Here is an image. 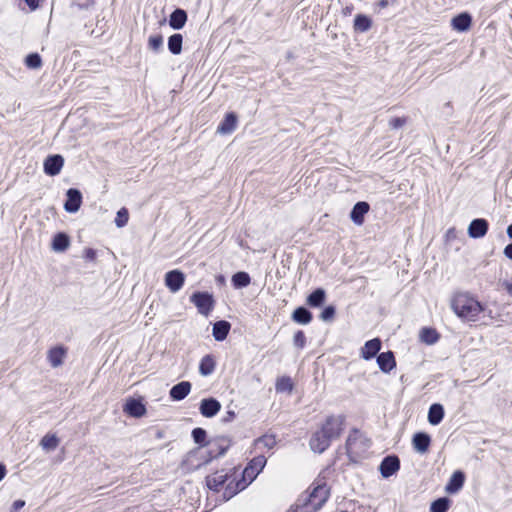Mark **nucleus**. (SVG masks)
<instances>
[{
  "instance_id": "1",
  "label": "nucleus",
  "mask_w": 512,
  "mask_h": 512,
  "mask_svg": "<svg viewBox=\"0 0 512 512\" xmlns=\"http://www.w3.org/2000/svg\"><path fill=\"white\" fill-rule=\"evenodd\" d=\"M329 497V488L323 484H317L311 490L302 493L295 507L299 512H317L327 501Z\"/></svg>"
},
{
  "instance_id": "2",
  "label": "nucleus",
  "mask_w": 512,
  "mask_h": 512,
  "mask_svg": "<svg viewBox=\"0 0 512 512\" xmlns=\"http://www.w3.org/2000/svg\"><path fill=\"white\" fill-rule=\"evenodd\" d=\"M451 306L457 316L466 320H475L482 311L481 304L466 293L455 295Z\"/></svg>"
},
{
  "instance_id": "3",
  "label": "nucleus",
  "mask_w": 512,
  "mask_h": 512,
  "mask_svg": "<svg viewBox=\"0 0 512 512\" xmlns=\"http://www.w3.org/2000/svg\"><path fill=\"white\" fill-rule=\"evenodd\" d=\"M369 447L370 441L358 431L351 433L346 441V450L352 460L361 458Z\"/></svg>"
},
{
  "instance_id": "4",
  "label": "nucleus",
  "mask_w": 512,
  "mask_h": 512,
  "mask_svg": "<svg viewBox=\"0 0 512 512\" xmlns=\"http://www.w3.org/2000/svg\"><path fill=\"white\" fill-rule=\"evenodd\" d=\"M344 422L345 417L343 415H331L326 418L320 429L333 441L342 434Z\"/></svg>"
},
{
  "instance_id": "5",
  "label": "nucleus",
  "mask_w": 512,
  "mask_h": 512,
  "mask_svg": "<svg viewBox=\"0 0 512 512\" xmlns=\"http://www.w3.org/2000/svg\"><path fill=\"white\" fill-rule=\"evenodd\" d=\"M190 301L197 307L198 312L208 316L214 308V299L208 292H195L191 295Z\"/></svg>"
},
{
  "instance_id": "6",
  "label": "nucleus",
  "mask_w": 512,
  "mask_h": 512,
  "mask_svg": "<svg viewBox=\"0 0 512 512\" xmlns=\"http://www.w3.org/2000/svg\"><path fill=\"white\" fill-rule=\"evenodd\" d=\"M266 465V458L263 455L254 457L243 471L244 481L251 483Z\"/></svg>"
},
{
  "instance_id": "7",
  "label": "nucleus",
  "mask_w": 512,
  "mask_h": 512,
  "mask_svg": "<svg viewBox=\"0 0 512 512\" xmlns=\"http://www.w3.org/2000/svg\"><path fill=\"white\" fill-rule=\"evenodd\" d=\"M164 282L171 293H176L185 283V274L178 269L168 271L165 274Z\"/></svg>"
},
{
  "instance_id": "8",
  "label": "nucleus",
  "mask_w": 512,
  "mask_h": 512,
  "mask_svg": "<svg viewBox=\"0 0 512 512\" xmlns=\"http://www.w3.org/2000/svg\"><path fill=\"white\" fill-rule=\"evenodd\" d=\"M331 442L332 440L323 433V430L319 429L312 435L309 445L312 451L323 453L330 446Z\"/></svg>"
},
{
  "instance_id": "9",
  "label": "nucleus",
  "mask_w": 512,
  "mask_h": 512,
  "mask_svg": "<svg viewBox=\"0 0 512 512\" xmlns=\"http://www.w3.org/2000/svg\"><path fill=\"white\" fill-rule=\"evenodd\" d=\"M64 159L61 155L48 156L44 161V172L49 176L58 175L63 167Z\"/></svg>"
},
{
  "instance_id": "10",
  "label": "nucleus",
  "mask_w": 512,
  "mask_h": 512,
  "mask_svg": "<svg viewBox=\"0 0 512 512\" xmlns=\"http://www.w3.org/2000/svg\"><path fill=\"white\" fill-rule=\"evenodd\" d=\"M67 200L64 208L69 213H75L79 210L82 203V194L78 189L70 188L67 193Z\"/></svg>"
},
{
  "instance_id": "11",
  "label": "nucleus",
  "mask_w": 512,
  "mask_h": 512,
  "mask_svg": "<svg viewBox=\"0 0 512 512\" xmlns=\"http://www.w3.org/2000/svg\"><path fill=\"white\" fill-rule=\"evenodd\" d=\"M221 409L220 402L215 398H205L200 402V413L206 418L214 417Z\"/></svg>"
},
{
  "instance_id": "12",
  "label": "nucleus",
  "mask_w": 512,
  "mask_h": 512,
  "mask_svg": "<svg viewBox=\"0 0 512 512\" xmlns=\"http://www.w3.org/2000/svg\"><path fill=\"white\" fill-rule=\"evenodd\" d=\"M400 468V461L397 456H387L380 464V472L384 478L392 476Z\"/></svg>"
},
{
  "instance_id": "13",
  "label": "nucleus",
  "mask_w": 512,
  "mask_h": 512,
  "mask_svg": "<svg viewBox=\"0 0 512 512\" xmlns=\"http://www.w3.org/2000/svg\"><path fill=\"white\" fill-rule=\"evenodd\" d=\"M487 231L488 222L482 218L472 220L468 227V235L474 239L484 237Z\"/></svg>"
},
{
  "instance_id": "14",
  "label": "nucleus",
  "mask_w": 512,
  "mask_h": 512,
  "mask_svg": "<svg viewBox=\"0 0 512 512\" xmlns=\"http://www.w3.org/2000/svg\"><path fill=\"white\" fill-rule=\"evenodd\" d=\"M381 349V340L379 338H374L367 341L364 346L361 348L360 355L365 360H370L374 358Z\"/></svg>"
},
{
  "instance_id": "15",
  "label": "nucleus",
  "mask_w": 512,
  "mask_h": 512,
  "mask_svg": "<svg viewBox=\"0 0 512 512\" xmlns=\"http://www.w3.org/2000/svg\"><path fill=\"white\" fill-rule=\"evenodd\" d=\"M123 411L132 417L139 418L146 413V408L139 400L131 398L125 403Z\"/></svg>"
},
{
  "instance_id": "16",
  "label": "nucleus",
  "mask_w": 512,
  "mask_h": 512,
  "mask_svg": "<svg viewBox=\"0 0 512 512\" xmlns=\"http://www.w3.org/2000/svg\"><path fill=\"white\" fill-rule=\"evenodd\" d=\"M472 24V17L470 14L464 12L461 13L451 20V26L458 32H465L470 29Z\"/></svg>"
},
{
  "instance_id": "17",
  "label": "nucleus",
  "mask_w": 512,
  "mask_h": 512,
  "mask_svg": "<svg viewBox=\"0 0 512 512\" xmlns=\"http://www.w3.org/2000/svg\"><path fill=\"white\" fill-rule=\"evenodd\" d=\"M229 441L226 438H218L209 442V455L210 458H216L224 455L229 448Z\"/></svg>"
},
{
  "instance_id": "18",
  "label": "nucleus",
  "mask_w": 512,
  "mask_h": 512,
  "mask_svg": "<svg viewBox=\"0 0 512 512\" xmlns=\"http://www.w3.org/2000/svg\"><path fill=\"white\" fill-rule=\"evenodd\" d=\"M369 204L364 201L357 202L351 213L350 218L356 225H362L364 222V215L369 211Z\"/></svg>"
},
{
  "instance_id": "19",
  "label": "nucleus",
  "mask_w": 512,
  "mask_h": 512,
  "mask_svg": "<svg viewBox=\"0 0 512 512\" xmlns=\"http://www.w3.org/2000/svg\"><path fill=\"white\" fill-rule=\"evenodd\" d=\"M377 364L382 372H390L396 366L393 353L391 351L380 353L377 356Z\"/></svg>"
},
{
  "instance_id": "20",
  "label": "nucleus",
  "mask_w": 512,
  "mask_h": 512,
  "mask_svg": "<svg viewBox=\"0 0 512 512\" xmlns=\"http://www.w3.org/2000/svg\"><path fill=\"white\" fill-rule=\"evenodd\" d=\"M191 390V383L188 381H182L174 385L170 390V397L175 401L184 399Z\"/></svg>"
},
{
  "instance_id": "21",
  "label": "nucleus",
  "mask_w": 512,
  "mask_h": 512,
  "mask_svg": "<svg viewBox=\"0 0 512 512\" xmlns=\"http://www.w3.org/2000/svg\"><path fill=\"white\" fill-rule=\"evenodd\" d=\"M464 481L465 475L463 472H454L445 488L446 492L449 494L457 493L463 487Z\"/></svg>"
},
{
  "instance_id": "22",
  "label": "nucleus",
  "mask_w": 512,
  "mask_h": 512,
  "mask_svg": "<svg viewBox=\"0 0 512 512\" xmlns=\"http://www.w3.org/2000/svg\"><path fill=\"white\" fill-rule=\"evenodd\" d=\"M430 442V436L423 432L416 433L412 439L414 449L422 454L427 452Z\"/></svg>"
},
{
  "instance_id": "23",
  "label": "nucleus",
  "mask_w": 512,
  "mask_h": 512,
  "mask_svg": "<svg viewBox=\"0 0 512 512\" xmlns=\"http://www.w3.org/2000/svg\"><path fill=\"white\" fill-rule=\"evenodd\" d=\"M237 126V116L234 113H228L224 120L220 123L217 128V132L220 134H230Z\"/></svg>"
},
{
  "instance_id": "24",
  "label": "nucleus",
  "mask_w": 512,
  "mask_h": 512,
  "mask_svg": "<svg viewBox=\"0 0 512 512\" xmlns=\"http://www.w3.org/2000/svg\"><path fill=\"white\" fill-rule=\"evenodd\" d=\"M228 475L224 471L216 472L206 477V483L209 489L218 491L227 481Z\"/></svg>"
},
{
  "instance_id": "25",
  "label": "nucleus",
  "mask_w": 512,
  "mask_h": 512,
  "mask_svg": "<svg viewBox=\"0 0 512 512\" xmlns=\"http://www.w3.org/2000/svg\"><path fill=\"white\" fill-rule=\"evenodd\" d=\"M231 328V324L228 321L221 320L217 321L213 325L212 334L216 341H223L226 339Z\"/></svg>"
},
{
  "instance_id": "26",
  "label": "nucleus",
  "mask_w": 512,
  "mask_h": 512,
  "mask_svg": "<svg viewBox=\"0 0 512 512\" xmlns=\"http://www.w3.org/2000/svg\"><path fill=\"white\" fill-rule=\"evenodd\" d=\"M187 21V14L182 9H176L169 18V25L176 30L181 29Z\"/></svg>"
},
{
  "instance_id": "27",
  "label": "nucleus",
  "mask_w": 512,
  "mask_h": 512,
  "mask_svg": "<svg viewBox=\"0 0 512 512\" xmlns=\"http://www.w3.org/2000/svg\"><path fill=\"white\" fill-rule=\"evenodd\" d=\"M444 417V408L441 404H432L428 411V421L431 425H438Z\"/></svg>"
},
{
  "instance_id": "28",
  "label": "nucleus",
  "mask_w": 512,
  "mask_h": 512,
  "mask_svg": "<svg viewBox=\"0 0 512 512\" xmlns=\"http://www.w3.org/2000/svg\"><path fill=\"white\" fill-rule=\"evenodd\" d=\"M292 320L298 324L306 325L311 322L312 314L305 307H298L292 313Z\"/></svg>"
},
{
  "instance_id": "29",
  "label": "nucleus",
  "mask_w": 512,
  "mask_h": 512,
  "mask_svg": "<svg viewBox=\"0 0 512 512\" xmlns=\"http://www.w3.org/2000/svg\"><path fill=\"white\" fill-rule=\"evenodd\" d=\"M372 27V20L364 15L358 14L355 16L353 28L356 32L364 33Z\"/></svg>"
},
{
  "instance_id": "30",
  "label": "nucleus",
  "mask_w": 512,
  "mask_h": 512,
  "mask_svg": "<svg viewBox=\"0 0 512 512\" xmlns=\"http://www.w3.org/2000/svg\"><path fill=\"white\" fill-rule=\"evenodd\" d=\"M70 245V239L65 233H58L52 241V249L55 252H64Z\"/></svg>"
},
{
  "instance_id": "31",
  "label": "nucleus",
  "mask_w": 512,
  "mask_h": 512,
  "mask_svg": "<svg viewBox=\"0 0 512 512\" xmlns=\"http://www.w3.org/2000/svg\"><path fill=\"white\" fill-rule=\"evenodd\" d=\"M216 362L211 355L204 356L199 365V373L202 376L211 375L215 370Z\"/></svg>"
},
{
  "instance_id": "32",
  "label": "nucleus",
  "mask_w": 512,
  "mask_h": 512,
  "mask_svg": "<svg viewBox=\"0 0 512 512\" xmlns=\"http://www.w3.org/2000/svg\"><path fill=\"white\" fill-rule=\"evenodd\" d=\"M65 351L62 347H55L48 353V360L51 366L58 367L62 364Z\"/></svg>"
},
{
  "instance_id": "33",
  "label": "nucleus",
  "mask_w": 512,
  "mask_h": 512,
  "mask_svg": "<svg viewBox=\"0 0 512 512\" xmlns=\"http://www.w3.org/2000/svg\"><path fill=\"white\" fill-rule=\"evenodd\" d=\"M182 42H183V37L181 34L176 33V34L171 35L168 39L169 51L174 55L180 54L182 51Z\"/></svg>"
},
{
  "instance_id": "34",
  "label": "nucleus",
  "mask_w": 512,
  "mask_h": 512,
  "mask_svg": "<svg viewBox=\"0 0 512 512\" xmlns=\"http://www.w3.org/2000/svg\"><path fill=\"white\" fill-rule=\"evenodd\" d=\"M325 297V291L318 288L307 297V304L311 307H319L324 302Z\"/></svg>"
},
{
  "instance_id": "35",
  "label": "nucleus",
  "mask_w": 512,
  "mask_h": 512,
  "mask_svg": "<svg viewBox=\"0 0 512 512\" xmlns=\"http://www.w3.org/2000/svg\"><path fill=\"white\" fill-rule=\"evenodd\" d=\"M40 445L46 451H53L59 445V439L55 434H46L41 439Z\"/></svg>"
},
{
  "instance_id": "36",
  "label": "nucleus",
  "mask_w": 512,
  "mask_h": 512,
  "mask_svg": "<svg viewBox=\"0 0 512 512\" xmlns=\"http://www.w3.org/2000/svg\"><path fill=\"white\" fill-rule=\"evenodd\" d=\"M250 276L246 272H237L232 276V283L235 288H243L250 284Z\"/></svg>"
},
{
  "instance_id": "37",
  "label": "nucleus",
  "mask_w": 512,
  "mask_h": 512,
  "mask_svg": "<svg viewBox=\"0 0 512 512\" xmlns=\"http://www.w3.org/2000/svg\"><path fill=\"white\" fill-rule=\"evenodd\" d=\"M421 340L426 344H434L438 341V333L431 328H423L420 333Z\"/></svg>"
},
{
  "instance_id": "38",
  "label": "nucleus",
  "mask_w": 512,
  "mask_h": 512,
  "mask_svg": "<svg viewBox=\"0 0 512 512\" xmlns=\"http://www.w3.org/2000/svg\"><path fill=\"white\" fill-rule=\"evenodd\" d=\"M276 391L277 392H288L291 393L293 390V383L290 377L283 376L277 379L276 382Z\"/></svg>"
},
{
  "instance_id": "39",
  "label": "nucleus",
  "mask_w": 512,
  "mask_h": 512,
  "mask_svg": "<svg viewBox=\"0 0 512 512\" xmlns=\"http://www.w3.org/2000/svg\"><path fill=\"white\" fill-rule=\"evenodd\" d=\"M255 445L258 448L272 449L276 445V438L274 435H263L255 440Z\"/></svg>"
},
{
  "instance_id": "40",
  "label": "nucleus",
  "mask_w": 512,
  "mask_h": 512,
  "mask_svg": "<svg viewBox=\"0 0 512 512\" xmlns=\"http://www.w3.org/2000/svg\"><path fill=\"white\" fill-rule=\"evenodd\" d=\"M449 505L450 500L448 498H439L432 502L430 512H447Z\"/></svg>"
},
{
  "instance_id": "41",
  "label": "nucleus",
  "mask_w": 512,
  "mask_h": 512,
  "mask_svg": "<svg viewBox=\"0 0 512 512\" xmlns=\"http://www.w3.org/2000/svg\"><path fill=\"white\" fill-rule=\"evenodd\" d=\"M25 64L31 69H38L42 66V60L37 53H32L26 57Z\"/></svg>"
},
{
  "instance_id": "42",
  "label": "nucleus",
  "mask_w": 512,
  "mask_h": 512,
  "mask_svg": "<svg viewBox=\"0 0 512 512\" xmlns=\"http://www.w3.org/2000/svg\"><path fill=\"white\" fill-rule=\"evenodd\" d=\"M129 220V213L126 208H121L116 215L115 218V224L117 227L122 228L124 227Z\"/></svg>"
},
{
  "instance_id": "43",
  "label": "nucleus",
  "mask_w": 512,
  "mask_h": 512,
  "mask_svg": "<svg viewBox=\"0 0 512 512\" xmlns=\"http://www.w3.org/2000/svg\"><path fill=\"white\" fill-rule=\"evenodd\" d=\"M163 38L161 35L150 36L148 40V46L151 50L157 52L162 48Z\"/></svg>"
},
{
  "instance_id": "44",
  "label": "nucleus",
  "mask_w": 512,
  "mask_h": 512,
  "mask_svg": "<svg viewBox=\"0 0 512 512\" xmlns=\"http://www.w3.org/2000/svg\"><path fill=\"white\" fill-rule=\"evenodd\" d=\"M336 310L335 307L330 305L323 309V311L320 314V319L324 322H329L334 319Z\"/></svg>"
},
{
  "instance_id": "45",
  "label": "nucleus",
  "mask_w": 512,
  "mask_h": 512,
  "mask_svg": "<svg viewBox=\"0 0 512 512\" xmlns=\"http://www.w3.org/2000/svg\"><path fill=\"white\" fill-rule=\"evenodd\" d=\"M207 433L203 428H195L192 431V437L195 443L203 444L205 442Z\"/></svg>"
},
{
  "instance_id": "46",
  "label": "nucleus",
  "mask_w": 512,
  "mask_h": 512,
  "mask_svg": "<svg viewBox=\"0 0 512 512\" xmlns=\"http://www.w3.org/2000/svg\"><path fill=\"white\" fill-rule=\"evenodd\" d=\"M293 343L298 348H303L306 344V337L302 331H297L293 338Z\"/></svg>"
},
{
  "instance_id": "47",
  "label": "nucleus",
  "mask_w": 512,
  "mask_h": 512,
  "mask_svg": "<svg viewBox=\"0 0 512 512\" xmlns=\"http://www.w3.org/2000/svg\"><path fill=\"white\" fill-rule=\"evenodd\" d=\"M404 124H405V119L404 118H400V117L393 118L389 122V125L393 129H398V128L402 127Z\"/></svg>"
},
{
  "instance_id": "48",
  "label": "nucleus",
  "mask_w": 512,
  "mask_h": 512,
  "mask_svg": "<svg viewBox=\"0 0 512 512\" xmlns=\"http://www.w3.org/2000/svg\"><path fill=\"white\" fill-rule=\"evenodd\" d=\"M96 257V252L95 250L91 249V248H88L85 250V258L88 259V260H94Z\"/></svg>"
},
{
  "instance_id": "49",
  "label": "nucleus",
  "mask_w": 512,
  "mask_h": 512,
  "mask_svg": "<svg viewBox=\"0 0 512 512\" xmlns=\"http://www.w3.org/2000/svg\"><path fill=\"white\" fill-rule=\"evenodd\" d=\"M504 255L511 259L512 260V243L508 244L505 248H504Z\"/></svg>"
},
{
  "instance_id": "50",
  "label": "nucleus",
  "mask_w": 512,
  "mask_h": 512,
  "mask_svg": "<svg viewBox=\"0 0 512 512\" xmlns=\"http://www.w3.org/2000/svg\"><path fill=\"white\" fill-rule=\"evenodd\" d=\"M235 418V412L234 411H228L226 413V416L222 419L223 422H230Z\"/></svg>"
},
{
  "instance_id": "51",
  "label": "nucleus",
  "mask_w": 512,
  "mask_h": 512,
  "mask_svg": "<svg viewBox=\"0 0 512 512\" xmlns=\"http://www.w3.org/2000/svg\"><path fill=\"white\" fill-rule=\"evenodd\" d=\"M24 505H25V501H23V500H16L13 503V508H14L15 511H17L18 509H21Z\"/></svg>"
},
{
  "instance_id": "52",
  "label": "nucleus",
  "mask_w": 512,
  "mask_h": 512,
  "mask_svg": "<svg viewBox=\"0 0 512 512\" xmlns=\"http://www.w3.org/2000/svg\"><path fill=\"white\" fill-rule=\"evenodd\" d=\"M6 475V468L4 465L0 464V481L5 477Z\"/></svg>"
},
{
  "instance_id": "53",
  "label": "nucleus",
  "mask_w": 512,
  "mask_h": 512,
  "mask_svg": "<svg viewBox=\"0 0 512 512\" xmlns=\"http://www.w3.org/2000/svg\"><path fill=\"white\" fill-rule=\"evenodd\" d=\"M378 5L381 7V8H386L388 5H389V2L388 0H380Z\"/></svg>"
},
{
  "instance_id": "54",
  "label": "nucleus",
  "mask_w": 512,
  "mask_h": 512,
  "mask_svg": "<svg viewBox=\"0 0 512 512\" xmlns=\"http://www.w3.org/2000/svg\"><path fill=\"white\" fill-rule=\"evenodd\" d=\"M505 288L507 292L512 295V283H505Z\"/></svg>"
},
{
  "instance_id": "55",
  "label": "nucleus",
  "mask_w": 512,
  "mask_h": 512,
  "mask_svg": "<svg viewBox=\"0 0 512 512\" xmlns=\"http://www.w3.org/2000/svg\"><path fill=\"white\" fill-rule=\"evenodd\" d=\"M507 234L509 236V238L512 239V224L508 226L507 228Z\"/></svg>"
},
{
  "instance_id": "56",
  "label": "nucleus",
  "mask_w": 512,
  "mask_h": 512,
  "mask_svg": "<svg viewBox=\"0 0 512 512\" xmlns=\"http://www.w3.org/2000/svg\"><path fill=\"white\" fill-rule=\"evenodd\" d=\"M287 512H299V511L296 508L295 509L291 508Z\"/></svg>"
}]
</instances>
